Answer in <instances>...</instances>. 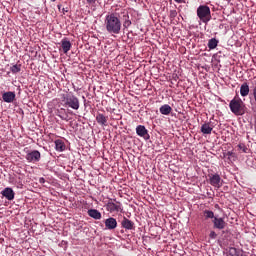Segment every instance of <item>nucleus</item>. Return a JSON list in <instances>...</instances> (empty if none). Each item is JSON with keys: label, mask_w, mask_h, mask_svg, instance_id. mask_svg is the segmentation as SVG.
<instances>
[{"label": "nucleus", "mask_w": 256, "mask_h": 256, "mask_svg": "<svg viewBox=\"0 0 256 256\" xmlns=\"http://www.w3.org/2000/svg\"><path fill=\"white\" fill-rule=\"evenodd\" d=\"M120 13L112 12L105 17L104 27L106 32L112 35H118L121 33L122 22Z\"/></svg>", "instance_id": "obj_1"}, {"label": "nucleus", "mask_w": 256, "mask_h": 256, "mask_svg": "<svg viewBox=\"0 0 256 256\" xmlns=\"http://www.w3.org/2000/svg\"><path fill=\"white\" fill-rule=\"evenodd\" d=\"M229 110L236 116H243L247 113V106L241 97L235 95L231 102H229Z\"/></svg>", "instance_id": "obj_2"}, {"label": "nucleus", "mask_w": 256, "mask_h": 256, "mask_svg": "<svg viewBox=\"0 0 256 256\" xmlns=\"http://www.w3.org/2000/svg\"><path fill=\"white\" fill-rule=\"evenodd\" d=\"M61 101L64 102V105L72 108L74 111H78L80 108L78 97L74 96L72 93L62 94Z\"/></svg>", "instance_id": "obj_3"}, {"label": "nucleus", "mask_w": 256, "mask_h": 256, "mask_svg": "<svg viewBox=\"0 0 256 256\" xmlns=\"http://www.w3.org/2000/svg\"><path fill=\"white\" fill-rule=\"evenodd\" d=\"M196 13L198 19L201 20L204 24H208V22H210L212 19L211 9L208 7V5H199Z\"/></svg>", "instance_id": "obj_4"}, {"label": "nucleus", "mask_w": 256, "mask_h": 256, "mask_svg": "<svg viewBox=\"0 0 256 256\" xmlns=\"http://www.w3.org/2000/svg\"><path fill=\"white\" fill-rule=\"evenodd\" d=\"M208 182L217 189L223 187V179H221L219 174H208Z\"/></svg>", "instance_id": "obj_5"}, {"label": "nucleus", "mask_w": 256, "mask_h": 256, "mask_svg": "<svg viewBox=\"0 0 256 256\" xmlns=\"http://www.w3.org/2000/svg\"><path fill=\"white\" fill-rule=\"evenodd\" d=\"M106 210L110 213H119L122 212V206L120 202L114 203L113 201H108L106 204Z\"/></svg>", "instance_id": "obj_6"}, {"label": "nucleus", "mask_w": 256, "mask_h": 256, "mask_svg": "<svg viewBox=\"0 0 256 256\" xmlns=\"http://www.w3.org/2000/svg\"><path fill=\"white\" fill-rule=\"evenodd\" d=\"M25 159L28 162L36 163L41 160V153L37 150L31 151L30 153L26 154Z\"/></svg>", "instance_id": "obj_7"}, {"label": "nucleus", "mask_w": 256, "mask_h": 256, "mask_svg": "<svg viewBox=\"0 0 256 256\" xmlns=\"http://www.w3.org/2000/svg\"><path fill=\"white\" fill-rule=\"evenodd\" d=\"M137 136L142 137L144 140H150V134H148V130L143 125H138L136 127Z\"/></svg>", "instance_id": "obj_8"}, {"label": "nucleus", "mask_w": 256, "mask_h": 256, "mask_svg": "<svg viewBox=\"0 0 256 256\" xmlns=\"http://www.w3.org/2000/svg\"><path fill=\"white\" fill-rule=\"evenodd\" d=\"M120 15H122V20H123V28L128 29L129 27L132 26V20L129 17V13L127 10H123L120 12Z\"/></svg>", "instance_id": "obj_9"}, {"label": "nucleus", "mask_w": 256, "mask_h": 256, "mask_svg": "<svg viewBox=\"0 0 256 256\" xmlns=\"http://www.w3.org/2000/svg\"><path fill=\"white\" fill-rule=\"evenodd\" d=\"M212 222H213V228L220 230V231L224 230L227 225V223L225 222V220L223 218L216 217L213 219Z\"/></svg>", "instance_id": "obj_10"}, {"label": "nucleus", "mask_w": 256, "mask_h": 256, "mask_svg": "<svg viewBox=\"0 0 256 256\" xmlns=\"http://www.w3.org/2000/svg\"><path fill=\"white\" fill-rule=\"evenodd\" d=\"M2 100L6 103H13L16 100L15 92H4L2 94Z\"/></svg>", "instance_id": "obj_11"}, {"label": "nucleus", "mask_w": 256, "mask_h": 256, "mask_svg": "<svg viewBox=\"0 0 256 256\" xmlns=\"http://www.w3.org/2000/svg\"><path fill=\"white\" fill-rule=\"evenodd\" d=\"M95 120H97V123L100 126H108L109 117L105 116L103 113H97V117H95Z\"/></svg>", "instance_id": "obj_12"}, {"label": "nucleus", "mask_w": 256, "mask_h": 256, "mask_svg": "<svg viewBox=\"0 0 256 256\" xmlns=\"http://www.w3.org/2000/svg\"><path fill=\"white\" fill-rule=\"evenodd\" d=\"M104 224L106 229L110 231L116 229L117 227V221L115 218L112 217L105 219Z\"/></svg>", "instance_id": "obj_13"}, {"label": "nucleus", "mask_w": 256, "mask_h": 256, "mask_svg": "<svg viewBox=\"0 0 256 256\" xmlns=\"http://www.w3.org/2000/svg\"><path fill=\"white\" fill-rule=\"evenodd\" d=\"M61 47H62L63 53L67 54L69 52V50H71V48H72V43L67 38H63L61 40Z\"/></svg>", "instance_id": "obj_14"}, {"label": "nucleus", "mask_w": 256, "mask_h": 256, "mask_svg": "<svg viewBox=\"0 0 256 256\" xmlns=\"http://www.w3.org/2000/svg\"><path fill=\"white\" fill-rule=\"evenodd\" d=\"M214 126L211 124V122L204 123L201 127V132L204 135H211L213 131Z\"/></svg>", "instance_id": "obj_15"}, {"label": "nucleus", "mask_w": 256, "mask_h": 256, "mask_svg": "<svg viewBox=\"0 0 256 256\" xmlns=\"http://www.w3.org/2000/svg\"><path fill=\"white\" fill-rule=\"evenodd\" d=\"M2 196L5 197L8 201H12L14 199V191L12 188H4L2 191Z\"/></svg>", "instance_id": "obj_16"}, {"label": "nucleus", "mask_w": 256, "mask_h": 256, "mask_svg": "<svg viewBox=\"0 0 256 256\" xmlns=\"http://www.w3.org/2000/svg\"><path fill=\"white\" fill-rule=\"evenodd\" d=\"M121 225L126 230H134L135 229L134 222L130 219H127L126 217L123 218Z\"/></svg>", "instance_id": "obj_17"}, {"label": "nucleus", "mask_w": 256, "mask_h": 256, "mask_svg": "<svg viewBox=\"0 0 256 256\" xmlns=\"http://www.w3.org/2000/svg\"><path fill=\"white\" fill-rule=\"evenodd\" d=\"M250 93V87L248 82H244L240 86V95L241 97H247Z\"/></svg>", "instance_id": "obj_18"}, {"label": "nucleus", "mask_w": 256, "mask_h": 256, "mask_svg": "<svg viewBox=\"0 0 256 256\" xmlns=\"http://www.w3.org/2000/svg\"><path fill=\"white\" fill-rule=\"evenodd\" d=\"M87 213L89 217H92L95 220L102 219V214L97 209H89Z\"/></svg>", "instance_id": "obj_19"}, {"label": "nucleus", "mask_w": 256, "mask_h": 256, "mask_svg": "<svg viewBox=\"0 0 256 256\" xmlns=\"http://www.w3.org/2000/svg\"><path fill=\"white\" fill-rule=\"evenodd\" d=\"M55 150L59 152L65 151L66 150L65 142H63L61 139H57L55 141Z\"/></svg>", "instance_id": "obj_20"}, {"label": "nucleus", "mask_w": 256, "mask_h": 256, "mask_svg": "<svg viewBox=\"0 0 256 256\" xmlns=\"http://www.w3.org/2000/svg\"><path fill=\"white\" fill-rule=\"evenodd\" d=\"M202 215L204 217V221H207L209 219L214 220V218H217V217H215L214 212L212 210H208V209L203 210Z\"/></svg>", "instance_id": "obj_21"}, {"label": "nucleus", "mask_w": 256, "mask_h": 256, "mask_svg": "<svg viewBox=\"0 0 256 256\" xmlns=\"http://www.w3.org/2000/svg\"><path fill=\"white\" fill-rule=\"evenodd\" d=\"M159 111L161 115H170V113L172 112V107H170L169 104H165L159 108Z\"/></svg>", "instance_id": "obj_22"}, {"label": "nucleus", "mask_w": 256, "mask_h": 256, "mask_svg": "<svg viewBox=\"0 0 256 256\" xmlns=\"http://www.w3.org/2000/svg\"><path fill=\"white\" fill-rule=\"evenodd\" d=\"M226 256H243L241 250H237L235 247L229 248Z\"/></svg>", "instance_id": "obj_23"}, {"label": "nucleus", "mask_w": 256, "mask_h": 256, "mask_svg": "<svg viewBox=\"0 0 256 256\" xmlns=\"http://www.w3.org/2000/svg\"><path fill=\"white\" fill-rule=\"evenodd\" d=\"M218 43H219V41H218L217 39L211 38V39L209 40V42H208V48H209L210 50H213V49L217 48Z\"/></svg>", "instance_id": "obj_24"}, {"label": "nucleus", "mask_w": 256, "mask_h": 256, "mask_svg": "<svg viewBox=\"0 0 256 256\" xmlns=\"http://www.w3.org/2000/svg\"><path fill=\"white\" fill-rule=\"evenodd\" d=\"M22 69V65L20 64H16V65H13L10 67V71L13 73V74H18Z\"/></svg>", "instance_id": "obj_25"}, {"label": "nucleus", "mask_w": 256, "mask_h": 256, "mask_svg": "<svg viewBox=\"0 0 256 256\" xmlns=\"http://www.w3.org/2000/svg\"><path fill=\"white\" fill-rule=\"evenodd\" d=\"M238 148L240 151H242V153H248L249 148L244 144V143H240L238 144Z\"/></svg>", "instance_id": "obj_26"}, {"label": "nucleus", "mask_w": 256, "mask_h": 256, "mask_svg": "<svg viewBox=\"0 0 256 256\" xmlns=\"http://www.w3.org/2000/svg\"><path fill=\"white\" fill-rule=\"evenodd\" d=\"M252 96L254 101L256 102V80H253L252 82Z\"/></svg>", "instance_id": "obj_27"}, {"label": "nucleus", "mask_w": 256, "mask_h": 256, "mask_svg": "<svg viewBox=\"0 0 256 256\" xmlns=\"http://www.w3.org/2000/svg\"><path fill=\"white\" fill-rule=\"evenodd\" d=\"M217 237H218V234L217 233H215V231H210V234H209V238L210 239H217Z\"/></svg>", "instance_id": "obj_28"}, {"label": "nucleus", "mask_w": 256, "mask_h": 256, "mask_svg": "<svg viewBox=\"0 0 256 256\" xmlns=\"http://www.w3.org/2000/svg\"><path fill=\"white\" fill-rule=\"evenodd\" d=\"M177 16V11L176 10H171L170 11V17L173 19V18H176Z\"/></svg>", "instance_id": "obj_29"}, {"label": "nucleus", "mask_w": 256, "mask_h": 256, "mask_svg": "<svg viewBox=\"0 0 256 256\" xmlns=\"http://www.w3.org/2000/svg\"><path fill=\"white\" fill-rule=\"evenodd\" d=\"M89 5H95L97 0H86Z\"/></svg>", "instance_id": "obj_30"}, {"label": "nucleus", "mask_w": 256, "mask_h": 256, "mask_svg": "<svg viewBox=\"0 0 256 256\" xmlns=\"http://www.w3.org/2000/svg\"><path fill=\"white\" fill-rule=\"evenodd\" d=\"M39 183L40 184H44L45 183V179L44 178H39Z\"/></svg>", "instance_id": "obj_31"}, {"label": "nucleus", "mask_w": 256, "mask_h": 256, "mask_svg": "<svg viewBox=\"0 0 256 256\" xmlns=\"http://www.w3.org/2000/svg\"><path fill=\"white\" fill-rule=\"evenodd\" d=\"M58 9H61V5H57Z\"/></svg>", "instance_id": "obj_32"}, {"label": "nucleus", "mask_w": 256, "mask_h": 256, "mask_svg": "<svg viewBox=\"0 0 256 256\" xmlns=\"http://www.w3.org/2000/svg\"><path fill=\"white\" fill-rule=\"evenodd\" d=\"M228 156H231V152H228Z\"/></svg>", "instance_id": "obj_33"}, {"label": "nucleus", "mask_w": 256, "mask_h": 256, "mask_svg": "<svg viewBox=\"0 0 256 256\" xmlns=\"http://www.w3.org/2000/svg\"><path fill=\"white\" fill-rule=\"evenodd\" d=\"M63 11H64V12H67V10H66V9H63Z\"/></svg>", "instance_id": "obj_34"}]
</instances>
